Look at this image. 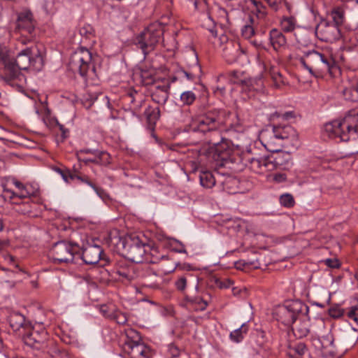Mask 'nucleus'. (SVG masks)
Here are the masks:
<instances>
[{
	"instance_id": "obj_46",
	"label": "nucleus",
	"mask_w": 358,
	"mask_h": 358,
	"mask_svg": "<svg viewBox=\"0 0 358 358\" xmlns=\"http://www.w3.org/2000/svg\"><path fill=\"white\" fill-rule=\"evenodd\" d=\"M152 90H166L169 92L170 91V80L167 79H156L155 83H152Z\"/></svg>"
},
{
	"instance_id": "obj_44",
	"label": "nucleus",
	"mask_w": 358,
	"mask_h": 358,
	"mask_svg": "<svg viewBox=\"0 0 358 358\" xmlns=\"http://www.w3.org/2000/svg\"><path fill=\"white\" fill-rule=\"evenodd\" d=\"M155 73V71L153 69H141V77L142 79V83L145 85H149L152 83H155L156 78H155L154 76Z\"/></svg>"
},
{
	"instance_id": "obj_18",
	"label": "nucleus",
	"mask_w": 358,
	"mask_h": 358,
	"mask_svg": "<svg viewBox=\"0 0 358 358\" xmlns=\"http://www.w3.org/2000/svg\"><path fill=\"white\" fill-rule=\"evenodd\" d=\"M57 171L61 174L62 178L66 182H69L70 180H73L76 179L80 182L85 183L91 187L95 191L97 195L101 198H103V196L106 195L104 190L96 186V184L86 175L78 173L75 170L71 171L69 169L62 170L60 169H57Z\"/></svg>"
},
{
	"instance_id": "obj_35",
	"label": "nucleus",
	"mask_w": 358,
	"mask_h": 358,
	"mask_svg": "<svg viewBox=\"0 0 358 358\" xmlns=\"http://www.w3.org/2000/svg\"><path fill=\"white\" fill-rule=\"evenodd\" d=\"M8 321L14 331H17L26 326L24 316L17 312L10 313L8 317Z\"/></svg>"
},
{
	"instance_id": "obj_31",
	"label": "nucleus",
	"mask_w": 358,
	"mask_h": 358,
	"mask_svg": "<svg viewBox=\"0 0 358 358\" xmlns=\"http://www.w3.org/2000/svg\"><path fill=\"white\" fill-rule=\"evenodd\" d=\"M14 203L17 206L16 210L21 214L33 217L37 216V213L35 211L37 205L31 199H28L27 201L14 202Z\"/></svg>"
},
{
	"instance_id": "obj_3",
	"label": "nucleus",
	"mask_w": 358,
	"mask_h": 358,
	"mask_svg": "<svg viewBox=\"0 0 358 358\" xmlns=\"http://www.w3.org/2000/svg\"><path fill=\"white\" fill-rule=\"evenodd\" d=\"M324 131L329 137L338 138L342 141L355 138L358 133V106L349 110L343 118L327 123Z\"/></svg>"
},
{
	"instance_id": "obj_39",
	"label": "nucleus",
	"mask_w": 358,
	"mask_h": 358,
	"mask_svg": "<svg viewBox=\"0 0 358 358\" xmlns=\"http://www.w3.org/2000/svg\"><path fill=\"white\" fill-rule=\"evenodd\" d=\"M297 27V20L294 16H284L280 21L281 29L286 33H291Z\"/></svg>"
},
{
	"instance_id": "obj_33",
	"label": "nucleus",
	"mask_w": 358,
	"mask_h": 358,
	"mask_svg": "<svg viewBox=\"0 0 358 358\" xmlns=\"http://www.w3.org/2000/svg\"><path fill=\"white\" fill-rule=\"evenodd\" d=\"M270 43L274 50H277L279 48L286 45L287 41L283 34L276 29H273L269 34Z\"/></svg>"
},
{
	"instance_id": "obj_14",
	"label": "nucleus",
	"mask_w": 358,
	"mask_h": 358,
	"mask_svg": "<svg viewBox=\"0 0 358 358\" xmlns=\"http://www.w3.org/2000/svg\"><path fill=\"white\" fill-rule=\"evenodd\" d=\"M315 34L322 41L333 43L342 37L340 28L333 25L329 20L322 19L315 28Z\"/></svg>"
},
{
	"instance_id": "obj_4",
	"label": "nucleus",
	"mask_w": 358,
	"mask_h": 358,
	"mask_svg": "<svg viewBox=\"0 0 358 358\" xmlns=\"http://www.w3.org/2000/svg\"><path fill=\"white\" fill-rule=\"evenodd\" d=\"M69 68L73 72L80 74L84 79L86 86L99 84L92 55L88 49L83 47L77 49L71 56Z\"/></svg>"
},
{
	"instance_id": "obj_28",
	"label": "nucleus",
	"mask_w": 358,
	"mask_h": 358,
	"mask_svg": "<svg viewBox=\"0 0 358 358\" xmlns=\"http://www.w3.org/2000/svg\"><path fill=\"white\" fill-rule=\"evenodd\" d=\"M93 156L92 157H85L82 159V161L87 164L88 163H93L99 165H108L110 163V155L105 151L94 150ZM80 160L81 159L79 158Z\"/></svg>"
},
{
	"instance_id": "obj_47",
	"label": "nucleus",
	"mask_w": 358,
	"mask_h": 358,
	"mask_svg": "<svg viewBox=\"0 0 358 358\" xmlns=\"http://www.w3.org/2000/svg\"><path fill=\"white\" fill-rule=\"evenodd\" d=\"M270 74L275 87L279 88L285 84L282 74L275 69H271Z\"/></svg>"
},
{
	"instance_id": "obj_29",
	"label": "nucleus",
	"mask_w": 358,
	"mask_h": 358,
	"mask_svg": "<svg viewBox=\"0 0 358 358\" xmlns=\"http://www.w3.org/2000/svg\"><path fill=\"white\" fill-rule=\"evenodd\" d=\"M146 280V285L153 289L159 288L161 278L152 269L148 266L141 268V275Z\"/></svg>"
},
{
	"instance_id": "obj_13",
	"label": "nucleus",
	"mask_w": 358,
	"mask_h": 358,
	"mask_svg": "<svg viewBox=\"0 0 358 358\" xmlns=\"http://www.w3.org/2000/svg\"><path fill=\"white\" fill-rule=\"evenodd\" d=\"M16 28L20 34L25 38H21V43L25 44L27 41H31L35 36V21L32 13L23 11L18 14Z\"/></svg>"
},
{
	"instance_id": "obj_40",
	"label": "nucleus",
	"mask_w": 358,
	"mask_h": 358,
	"mask_svg": "<svg viewBox=\"0 0 358 358\" xmlns=\"http://www.w3.org/2000/svg\"><path fill=\"white\" fill-rule=\"evenodd\" d=\"M199 180L201 186L211 188L215 184V178L210 171H201L199 174Z\"/></svg>"
},
{
	"instance_id": "obj_8",
	"label": "nucleus",
	"mask_w": 358,
	"mask_h": 358,
	"mask_svg": "<svg viewBox=\"0 0 358 358\" xmlns=\"http://www.w3.org/2000/svg\"><path fill=\"white\" fill-rule=\"evenodd\" d=\"M0 66H3L2 78L10 85H21L25 81V76L18 72L10 59L9 51L6 47H0Z\"/></svg>"
},
{
	"instance_id": "obj_32",
	"label": "nucleus",
	"mask_w": 358,
	"mask_h": 358,
	"mask_svg": "<svg viewBox=\"0 0 358 358\" xmlns=\"http://www.w3.org/2000/svg\"><path fill=\"white\" fill-rule=\"evenodd\" d=\"M145 115L147 119L148 127L152 132H153L155 124L160 116L159 108L148 106L145 110Z\"/></svg>"
},
{
	"instance_id": "obj_21",
	"label": "nucleus",
	"mask_w": 358,
	"mask_h": 358,
	"mask_svg": "<svg viewBox=\"0 0 358 358\" xmlns=\"http://www.w3.org/2000/svg\"><path fill=\"white\" fill-rule=\"evenodd\" d=\"M246 166L253 172L263 174L266 171L273 170V166L270 162L269 157H256L245 156Z\"/></svg>"
},
{
	"instance_id": "obj_63",
	"label": "nucleus",
	"mask_w": 358,
	"mask_h": 358,
	"mask_svg": "<svg viewBox=\"0 0 358 358\" xmlns=\"http://www.w3.org/2000/svg\"><path fill=\"white\" fill-rule=\"evenodd\" d=\"M281 117L285 120H288V119L294 117V113H293V112H286V113L282 114Z\"/></svg>"
},
{
	"instance_id": "obj_7",
	"label": "nucleus",
	"mask_w": 358,
	"mask_h": 358,
	"mask_svg": "<svg viewBox=\"0 0 358 358\" xmlns=\"http://www.w3.org/2000/svg\"><path fill=\"white\" fill-rule=\"evenodd\" d=\"M13 63L18 72L20 70H27L31 66L34 70L39 71L43 66V57L39 48L34 45L21 50Z\"/></svg>"
},
{
	"instance_id": "obj_1",
	"label": "nucleus",
	"mask_w": 358,
	"mask_h": 358,
	"mask_svg": "<svg viewBox=\"0 0 358 358\" xmlns=\"http://www.w3.org/2000/svg\"><path fill=\"white\" fill-rule=\"evenodd\" d=\"M230 113L218 109H210L201 115L197 121L192 125V129L194 131H199L204 134L210 136L216 134L224 132L227 136L228 140L236 146V140L238 139L239 136L243 135L244 131L243 126L239 122L236 116L234 118L235 121L229 122Z\"/></svg>"
},
{
	"instance_id": "obj_42",
	"label": "nucleus",
	"mask_w": 358,
	"mask_h": 358,
	"mask_svg": "<svg viewBox=\"0 0 358 358\" xmlns=\"http://www.w3.org/2000/svg\"><path fill=\"white\" fill-rule=\"evenodd\" d=\"M152 99L158 104H164L169 99V92L166 90H151Z\"/></svg>"
},
{
	"instance_id": "obj_38",
	"label": "nucleus",
	"mask_w": 358,
	"mask_h": 358,
	"mask_svg": "<svg viewBox=\"0 0 358 358\" xmlns=\"http://www.w3.org/2000/svg\"><path fill=\"white\" fill-rule=\"evenodd\" d=\"M256 20L249 16L248 20L243 26L241 29V34L246 39H250L255 34Z\"/></svg>"
},
{
	"instance_id": "obj_9",
	"label": "nucleus",
	"mask_w": 358,
	"mask_h": 358,
	"mask_svg": "<svg viewBox=\"0 0 358 358\" xmlns=\"http://www.w3.org/2000/svg\"><path fill=\"white\" fill-rule=\"evenodd\" d=\"M127 338L123 345L124 352L131 358H150V350L143 342H140L138 331L129 329L126 332Z\"/></svg>"
},
{
	"instance_id": "obj_12",
	"label": "nucleus",
	"mask_w": 358,
	"mask_h": 358,
	"mask_svg": "<svg viewBox=\"0 0 358 358\" xmlns=\"http://www.w3.org/2000/svg\"><path fill=\"white\" fill-rule=\"evenodd\" d=\"M141 266L125 259L118 262L113 270V277L122 282H129L141 275Z\"/></svg>"
},
{
	"instance_id": "obj_19",
	"label": "nucleus",
	"mask_w": 358,
	"mask_h": 358,
	"mask_svg": "<svg viewBox=\"0 0 358 358\" xmlns=\"http://www.w3.org/2000/svg\"><path fill=\"white\" fill-rule=\"evenodd\" d=\"M145 246L141 243L138 239L132 240L131 243H127L125 248L127 250V257L133 263H141L144 260H148L145 257L146 254Z\"/></svg>"
},
{
	"instance_id": "obj_52",
	"label": "nucleus",
	"mask_w": 358,
	"mask_h": 358,
	"mask_svg": "<svg viewBox=\"0 0 358 358\" xmlns=\"http://www.w3.org/2000/svg\"><path fill=\"white\" fill-rule=\"evenodd\" d=\"M252 3V4L255 8L257 13L260 15L261 16H264L266 13V7L264 5V3L259 0H248Z\"/></svg>"
},
{
	"instance_id": "obj_36",
	"label": "nucleus",
	"mask_w": 358,
	"mask_h": 358,
	"mask_svg": "<svg viewBox=\"0 0 358 358\" xmlns=\"http://www.w3.org/2000/svg\"><path fill=\"white\" fill-rule=\"evenodd\" d=\"M308 349L306 345L301 342L290 345L288 348L287 355L290 358H303V356L306 354Z\"/></svg>"
},
{
	"instance_id": "obj_15",
	"label": "nucleus",
	"mask_w": 358,
	"mask_h": 358,
	"mask_svg": "<svg viewBox=\"0 0 358 358\" xmlns=\"http://www.w3.org/2000/svg\"><path fill=\"white\" fill-rule=\"evenodd\" d=\"M82 259L86 264H99V266H105L108 263V259L106 257L103 249L96 245H88L82 252Z\"/></svg>"
},
{
	"instance_id": "obj_10",
	"label": "nucleus",
	"mask_w": 358,
	"mask_h": 358,
	"mask_svg": "<svg viewBox=\"0 0 358 358\" xmlns=\"http://www.w3.org/2000/svg\"><path fill=\"white\" fill-rule=\"evenodd\" d=\"M80 246L77 243L61 241L55 243L51 250L50 254L52 259L59 263H71L73 262L75 255L78 254Z\"/></svg>"
},
{
	"instance_id": "obj_26",
	"label": "nucleus",
	"mask_w": 358,
	"mask_h": 358,
	"mask_svg": "<svg viewBox=\"0 0 358 358\" xmlns=\"http://www.w3.org/2000/svg\"><path fill=\"white\" fill-rule=\"evenodd\" d=\"M174 285L176 289L184 294H185L187 286H192L196 292L199 289V278L190 273H185L179 276Z\"/></svg>"
},
{
	"instance_id": "obj_22",
	"label": "nucleus",
	"mask_w": 358,
	"mask_h": 358,
	"mask_svg": "<svg viewBox=\"0 0 358 358\" xmlns=\"http://www.w3.org/2000/svg\"><path fill=\"white\" fill-rule=\"evenodd\" d=\"M221 40L226 41L222 49L223 57L226 61L229 63L236 62L243 52L239 42L235 40H228L224 35L222 36Z\"/></svg>"
},
{
	"instance_id": "obj_64",
	"label": "nucleus",
	"mask_w": 358,
	"mask_h": 358,
	"mask_svg": "<svg viewBox=\"0 0 358 358\" xmlns=\"http://www.w3.org/2000/svg\"><path fill=\"white\" fill-rule=\"evenodd\" d=\"M8 260H9L10 263L12 264L15 268H18L19 271H22L21 268H19L18 264L15 262V259L14 257L10 256L8 257Z\"/></svg>"
},
{
	"instance_id": "obj_25",
	"label": "nucleus",
	"mask_w": 358,
	"mask_h": 358,
	"mask_svg": "<svg viewBox=\"0 0 358 358\" xmlns=\"http://www.w3.org/2000/svg\"><path fill=\"white\" fill-rule=\"evenodd\" d=\"M190 63H187V69H180L177 71L178 75L185 76L187 80L194 81L201 73V68L199 64V59L196 55L189 58Z\"/></svg>"
},
{
	"instance_id": "obj_56",
	"label": "nucleus",
	"mask_w": 358,
	"mask_h": 358,
	"mask_svg": "<svg viewBox=\"0 0 358 358\" xmlns=\"http://www.w3.org/2000/svg\"><path fill=\"white\" fill-rule=\"evenodd\" d=\"M348 59L350 60L349 62L353 67H358V52H355L352 57H350Z\"/></svg>"
},
{
	"instance_id": "obj_54",
	"label": "nucleus",
	"mask_w": 358,
	"mask_h": 358,
	"mask_svg": "<svg viewBox=\"0 0 358 358\" xmlns=\"http://www.w3.org/2000/svg\"><path fill=\"white\" fill-rule=\"evenodd\" d=\"M274 11L280 10L283 5V0H264Z\"/></svg>"
},
{
	"instance_id": "obj_41",
	"label": "nucleus",
	"mask_w": 358,
	"mask_h": 358,
	"mask_svg": "<svg viewBox=\"0 0 358 358\" xmlns=\"http://www.w3.org/2000/svg\"><path fill=\"white\" fill-rule=\"evenodd\" d=\"M248 331V326L243 323L239 328L230 333L229 338L232 341L239 343L243 341Z\"/></svg>"
},
{
	"instance_id": "obj_51",
	"label": "nucleus",
	"mask_w": 358,
	"mask_h": 358,
	"mask_svg": "<svg viewBox=\"0 0 358 358\" xmlns=\"http://www.w3.org/2000/svg\"><path fill=\"white\" fill-rule=\"evenodd\" d=\"M111 320H115L118 324H125L127 322V317L126 314L122 313L120 310H116L113 313Z\"/></svg>"
},
{
	"instance_id": "obj_59",
	"label": "nucleus",
	"mask_w": 358,
	"mask_h": 358,
	"mask_svg": "<svg viewBox=\"0 0 358 358\" xmlns=\"http://www.w3.org/2000/svg\"><path fill=\"white\" fill-rule=\"evenodd\" d=\"M12 182L18 189V192H21L26 187V184L22 183L15 178H12Z\"/></svg>"
},
{
	"instance_id": "obj_30",
	"label": "nucleus",
	"mask_w": 358,
	"mask_h": 358,
	"mask_svg": "<svg viewBox=\"0 0 358 358\" xmlns=\"http://www.w3.org/2000/svg\"><path fill=\"white\" fill-rule=\"evenodd\" d=\"M273 129L285 145L286 144V141L293 140L296 137V131L291 126H274Z\"/></svg>"
},
{
	"instance_id": "obj_17",
	"label": "nucleus",
	"mask_w": 358,
	"mask_h": 358,
	"mask_svg": "<svg viewBox=\"0 0 358 358\" xmlns=\"http://www.w3.org/2000/svg\"><path fill=\"white\" fill-rule=\"evenodd\" d=\"M334 341V336L329 331L326 334L313 338V343L316 349L321 351L324 357H329L336 355Z\"/></svg>"
},
{
	"instance_id": "obj_34",
	"label": "nucleus",
	"mask_w": 358,
	"mask_h": 358,
	"mask_svg": "<svg viewBox=\"0 0 358 358\" xmlns=\"http://www.w3.org/2000/svg\"><path fill=\"white\" fill-rule=\"evenodd\" d=\"M324 20H329L332 22L333 25L336 26L341 29L345 18L343 10L339 7L334 8Z\"/></svg>"
},
{
	"instance_id": "obj_61",
	"label": "nucleus",
	"mask_w": 358,
	"mask_h": 358,
	"mask_svg": "<svg viewBox=\"0 0 358 358\" xmlns=\"http://www.w3.org/2000/svg\"><path fill=\"white\" fill-rule=\"evenodd\" d=\"M176 75L169 76V78H166L167 80H170V84L172 83L176 82L179 78H182L181 74L178 75L177 73V71L176 72Z\"/></svg>"
},
{
	"instance_id": "obj_43",
	"label": "nucleus",
	"mask_w": 358,
	"mask_h": 358,
	"mask_svg": "<svg viewBox=\"0 0 358 358\" xmlns=\"http://www.w3.org/2000/svg\"><path fill=\"white\" fill-rule=\"evenodd\" d=\"M185 299L189 304L196 305V309L199 310H204L208 306V303L199 296H193L185 294Z\"/></svg>"
},
{
	"instance_id": "obj_50",
	"label": "nucleus",
	"mask_w": 358,
	"mask_h": 358,
	"mask_svg": "<svg viewBox=\"0 0 358 358\" xmlns=\"http://www.w3.org/2000/svg\"><path fill=\"white\" fill-rule=\"evenodd\" d=\"M280 203L285 207H292L294 205L293 196L289 194H285L280 197Z\"/></svg>"
},
{
	"instance_id": "obj_20",
	"label": "nucleus",
	"mask_w": 358,
	"mask_h": 358,
	"mask_svg": "<svg viewBox=\"0 0 358 358\" xmlns=\"http://www.w3.org/2000/svg\"><path fill=\"white\" fill-rule=\"evenodd\" d=\"M3 187V196L5 199L12 200L15 198L19 199H31L32 197H36L38 194V186L34 185L31 183H26V187L21 191L15 192L11 189L6 187L5 185H2Z\"/></svg>"
},
{
	"instance_id": "obj_60",
	"label": "nucleus",
	"mask_w": 358,
	"mask_h": 358,
	"mask_svg": "<svg viewBox=\"0 0 358 358\" xmlns=\"http://www.w3.org/2000/svg\"><path fill=\"white\" fill-rule=\"evenodd\" d=\"M12 182L18 189V192H21L26 187V184L22 183L15 178H12Z\"/></svg>"
},
{
	"instance_id": "obj_11",
	"label": "nucleus",
	"mask_w": 358,
	"mask_h": 358,
	"mask_svg": "<svg viewBox=\"0 0 358 358\" xmlns=\"http://www.w3.org/2000/svg\"><path fill=\"white\" fill-rule=\"evenodd\" d=\"M309 308L301 301H293L287 306H279L275 311L276 319L285 326L292 325L301 313H308Z\"/></svg>"
},
{
	"instance_id": "obj_24",
	"label": "nucleus",
	"mask_w": 358,
	"mask_h": 358,
	"mask_svg": "<svg viewBox=\"0 0 358 358\" xmlns=\"http://www.w3.org/2000/svg\"><path fill=\"white\" fill-rule=\"evenodd\" d=\"M262 143L264 146L270 152H278L282 146L285 145L272 128L271 130H266L262 134Z\"/></svg>"
},
{
	"instance_id": "obj_23",
	"label": "nucleus",
	"mask_w": 358,
	"mask_h": 358,
	"mask_svg": "<svg viewBox=\"0 0 358 358\" xmlns=\"http://www.w3.org/2000/svg\"><path fill=\"white\" fill-rule=\"evenodd\" d=\"M308 313H301L292 324L294 335L298 338H303L310 332V318Z\"/></svg>"
},
{
	"instance_id": "obj_5",
	"label": "nucleus",
	"mask_w": 358,
	"mask_h": 358,
	"mask_svg": "<svg viewBox=\"0 0 358 358\" xmlns=\"http://www.w3.org/2000/svg\"><path fill=\"white\" fill-rule=\"evenodd\" d=\"M299 62L314 76L330 71L335 64L330 56L315 50L304 52L303 55L299 57Z\"/></svg>"
},
{
	"instance_id": "obj_53",
	"label": "nucleus",
	"mask_w": 358,
	"mask_h": 358,
	"mask_svg": "<svg viewBox=\"0 0 358 358\" xmlns=\"http://www.w3.org/2000/svg\"><path fill=\"white\" fill-rule=\"evenodd\" d=\"M347 317L349 320L354 321L356 324H358V307L352 306L349 308L347 313Z\"/></svg>"
},
{
	"instance_id": "obj_2",
	"label": "nucleus",
	"mask_w": 358,
	"mask_h": 358,
	"mask_svg": "<svg viewBox=\"0 0 358 358\" xmlns=\"http://www.w3.org/2000/svg\"><path fill=\"white\" fill-rule=\"evenodd\" d=\"M23 341L25 345L42 355L50 358L67 357L66 352L62 350L53 339L50 338L48 332L43 329L32 328L23 336Z\"/></svg>"
},
{
	"instance_id": "obj_16",
	"label": "nucleus",
	"mask_w": 358,
	"mask_h": 358,
	"mask_svg": "<svg viewBox=\"0 0 358 358\" xmlns=\"http://www.w3.org/2000/svg\"><path fill=\"white\" fill-rule=\"evenodd\" d=\"M230 82L240 85L243 90L248 91L259 90L262 86V80L260 78H248L244 72L233 71L229 73Z\"/></svg>"
},
{
	"instance_id": "obj_37",
	"label": "nucleus",
	"mask_w": 358,
	"mask_h": 358,
	"mask_svg": "<svg viewBox=\"0 0 358 358\" xmlns=\"http://www.w3.org/2000/svg\"><path fill=\"white\" fill-rule=\"evenodd\" d=\"M343 95L346 100L358 101V80L345 86L342 91Z\"/></svg>"
},
{
	"instance_id": "obj_58",
	"label": "nucleus",
	"mask_w": 358,
	"mask_h": 358,
	"mask_svg": "<svg viewBox=\"0 0 358 358\" xmlns=\"http://www.w3.org/2000/svg\"><path fill=\"white\" fill-rule=\"evenodd\" d=\"M12 182L18 189V192H21L26 187V184L22 183L15 178H12Z\"/></svg>"
},
{
	"instance_id": "obj_62",
	"label": "nucleus",
	"mask_w": 358,
	"mask_h": 358,
	"mask_svg": "<svg viewBox=\"0 0 358 358\" xmlns=\"http://www.w3.org/2000/svg\"><path fill=\"white\" fill-rule=\"evenodd\" d=\"M275 180L278 182H283L286 180V176L285 174H276L275 176Z\"/></svg>"
},
{
	"instance_id": "obj_6",
	"label": "nucleus",
	"mask_w": 358,
	"mask_h": 358,
	"mask_svg": "<svg viewBox=\"0 0 358 358\" xmlns=\"http://www.w3.org/2000/svg\"><path fill=\"white\" fill-rule=\"evenodd\" d=\"M163 34L164 29L161 24L152 23L136 36L134 41V44L142 50L145 57L147 55L155 50Z\"/></svg>"
},
{
	"instance_id": "obj_48",
	"label": "nucleus",
	"mask_w": 358,
	"mask_h": 358,
	"mask_svg": "<svg viewBox=\"0 0 358 358\" xmlns=\"http://www.w3.org/2000/svg\"><path fill=\"white\" fill-rule=\"evenodd\" d=\"M99 310L104 317L111 319L116 308L113 304H103L100 306Z\"/></svg>"
},
{
	"instance_id": "obj_27",
	"label": "nucleus",
	"mask_w": 358,
	"mask_h": 358,
	"mask_svg": "<svg viewBox=\"0 0 358 358\" xmlns=\"http://www.w3.org/2000/svg\"><path fill=\"white\" fill-rule=\"evenodd\" d=\"M270 162L273 166V169H279L282 170L289 169L292 164V158L289 152H278Z\"/></svg>"
},
{
	"instance_id": "obj_49",
	"label": "nucleus",
	"mask_w": 358,
	"mask_h": 358,
	"mask_svg": "<svg viewBox=\"0 0 358 358\" xmlns=\"http://www.w3.org/2000/svg\"><path fill=\"white\" fill-rule=\"evenodd\" d=\"M329 315L333 318H339L344 315V310L338 304L332 306L328 310Z\"/></svg>"
},
{
	"instance_id": "obj_45",
	"label": "nucleus",
	"mask_w": 358,
	"mask_h": 358,
	"mask_svg": "<svg viewBox=\"0 0 358 358\" xmlns=\"http://www.w3.org/2000/svg\"><path fill=\"white\" fill-rule=\"evenodd\" d=\"M196 99V94L191 90L183 92L180 94V101L182 106H191Z\"/></svg>"
},
{
	"instance_id": "obj_55",
	"label": "nucleus",
	"mask_w": 358,
	"mask_h": 358,
	"mask_svg": "<svg viewBox=\"0 0 358 358\" xmlns=\"http://www.w3.org/2000/svg\"><path fill=\"white\" fill-rule=\"evenodd\" d=\"M324 264L330 268H336L339 267L338 260L337 259H326L324 260Z\"/></svg>"
},
{
	"instance_id": "obj_57",
	"label": "nucleus",
	"mask_w": 358,
	"mask_h": 358,
	"mask_svg": "<svg viewBox=\"0 0 358 358\" xmlns=\"http://www.w3.org/2000/svg\"><path fill=\"white\" fill-rule=\"evenodd\" d=\"M12 182L18 189V192H21L26 187V184L22 183L15 178H12Z\"/></svg>"
}]
</instances>
